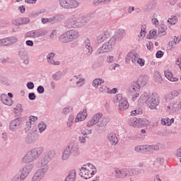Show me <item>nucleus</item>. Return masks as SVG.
Instances as JSON below:
<instances>
[{"label":"nucleus","instance_id":"obj_1","mask_svg":"<svg viewBox=\"0 0 181 181\" xmlns=\"http://www.w3.org/2000/svg\"><path fill=\"white\" fill-rule=\"evenodd\" d=\"M45 148L43 147H37L29 151L22 159L23 163H30L33 160H36L40 156Z\"/></svg>","mask_w":181,"mask_h":181},{"label":"nucleus","instance_id":"obj_2","mask_svg":"<svg viewBox=\"0 0 181 181\" xmlns=\"http://www.w3.org/2000/svg\"><path fill=\"white\" fill-rule=\"evenodd\" d=\"M54 155H56L54 150L48 151L45 154L41 160L37 163V168H40V170H43L44 172H47V170H49V165L47 163L53 159Z\"/></svg>","mask_w":181,"mask_h":181},{"label":"nucleus","instance_id":"obj_3","mask_svg":"<svg viewBox=\"0 0 181 181\" xmlns=\"http://www.w3.org/2000/svg\"><path fill=\"white\" fill-rule=\"evenodd\" d=\"M80 37V33L76 30H70L65 32L59 37V42L62 43H70L74 40H77Z\"/></svg>","mask_w":181,"mask_h":181},{"label":"nucleus","instance_id":"obj_4","mask_svg":"<svg viewBox=\"0 0 181 181\" xmlns=\"http://www.w3.org/2000/svg\"><path fill=\"white\" fill-rule=\"evenodd\" d=\"M59 3L63 9H76L80 5L77 0H59Z\"/></svg>","mask_w":181,"mask_h":181},{"label":"nucleus","instance_id":"obj_5","mask_svg":"<svg viewBox=\"0 0 181 181\" xmlns=\"http://www.w3.org/2000/svg\"><path fill=\"white\" fill-rule=\"evenodd\" d=\"M88 167L90 168V170L86 167H82L80 169L79 175L83 179H90V177H93V175H95V171L91 170L94 168V165H93V164L88 163Z\"/></svg>","mask_w":181,"mask_h":181},{"label":"nucleus","instance_id":"obj_6","mask_svg":"<svg viewBox=\"0 0 181 181\" xmlns=\"http://www.w3.org/2000/svg\"><path fill=\"white\" fill-rule=\"evenodd\" d=\"M114 38H111L108 42L104 43L95 52L96 56L103 54V53H107L112 50V45H115Z\"/></svg>","mask_w":181,"mask_h":181},{"label":"nucleus","instance_id":"obj_7","mask_svg":"<svg viewBox=\"0 0 181 181\" xmlns=\"http://www.w3.org/2000/svg\"><path fill=\"white\" fill-rule=\"evenodd\" d=\"M139 90H141V85L139 82L134 81L131 83L129 88V93L132 95V100L135 101L137 97H139Z\"/></svg>","mask_w":181,"mask_h":181},{"label":"nucleus","instance_id":"obj_8","mask_svg":"<svg viewBox=\"0 0 181 181\" xmlns=\"http://www.w3.org/2000/svg\"><path fill=\"white\" fill-rule=\"evenodd\" d=\"M146 104L151 110H155L159 105V96L158 94L153 93L147 97Z\"/></svg>","mask_w":181,"mask_h":181},{"label":"nucleus","instance_id":"obj_9","mask_svg":"<svg viewBox=\"0 0 181 181\" xmlns=\"http://www.w3.org/2000/svg\"><path fill=\"white\" fill-rule=\"evenodd\" d=\"M115 100L119 103V111H125L129 108V103L125 98H122V94H118L115 96Z\"/></svg>","mask_w":181,"mask_h":181},{"label":"nucleus","instance_id":"obj_10","mask_svg":"<svg viewBox=\"0 0 181 181\" xmlns=\"http://www.w3.org/2000/svg\"><path fill=\"white\" fill-rule=\"evenodd\" d=\"M47 35V30H33L26 33V37H32L33 39H37V37H42Z\"/></svg>","mask_w":181,"mask_h":181},{"label":"nucleus","instance_id":"obj_11","mask_svg":"<svg viewBox=\"0 0 181 181\" xmlns=\"http://www.w3.org/2000/svg\"><path fill=\"white\" fill-rule=\"evenodd\" d=\"M110 117H106L102 119L98 123H96L95 129L97 132L101 134L105 132V129L107 128V124L108 122H110Z\"/></svg>","mask_w":181,"mask_h":181},{"label":"nucleus","instance_id":"obj_12","mask_svg":"<svg viewBox=\"0 0 181 181\" xmlns=\"http://www.w3.org/2000/svg\"><path fill=\"white\" fill-rule=\"evenodd\" d=\"M34 167L35 164L28 163L25 165L21 170H20L22 180H25V179L29 176V173L32 172V169H33Z\"/></svg>","mask_w":181,"mask_h":181},{"label":"nucleus","instance_id":"obj_13","mask_svg":"<svg viewBox=\"0 0 181 181\" xmlns=\"http://www.w3.org/2000/svg\"><path fill=\"white\" fill-rule=\"evenodd\" d=\"M66 148H68L69 151L74 156H78V155H80V147L76 144V141H71Z\"/></svg>","mask_w":181,"mask_h":181},{"label":"nucleus","instance_id":"obj_14","mask_svg":"<svg viewBox=\"0 0 181 181\" xmlns=\"http://www.w3.org/2000/svg\"><path fill=\"white\" fill-rule=\"evenodd\" d=\"M74 18H78V16L75 15L69 18L68 21L64 23V28H66V29H71V28H79L78 21H74Z\"/></svg>","mask_w":181,"mask_h":181},{"label":"nucleus","instance_id":"obj_15","mask_svg":"<svg viewBox=\"0 0 181 181\" xmlns=\"http://www.w3.org/2000/svg\"><path fill=\"white\" fill-rule=\"evenodd\" d=\"M138 57H139V54H137V53L134 54L132 52H129L125 57L126 64H129V63H131V62L133 64H136Z\"/></svg>","mask_w":181,"mask_h":181},{"label":"nucleus","instance_id":"obj_16","mask_svg":"<svg viewBox=\"0 0 181 181\" xmlns=\"http://www.w3.org/2000/svg\"><path fill=\"white\" fill-rule=\"evenodd\" d=\"M103 118V113L98 112L96 113L93 117L87 122V127H93V125H95V124L99 123Z\"/></svg>","mask_w":181,"mask_h":181},{"label":"nucleus","instance_id":"obj_17","mask_svg":"<svg viewBox=\"0 0 181 181\" xmlns=\"http://www.w3.org/2000/svg\"><path fill=\"white\" fill-rule=\"evenodd\" d=\"M22 124V120L21 118H16L9 123V129L15 132L19 129L21 125Z\"/></svg>","mask_w":181,"mask_h":181},{"label":"nucleus","instance_id":"obj_18","mask_svg":"<svg viewBox=\"0 0 181 181\" xmlns=\"http://www.w3.org/2000/svg\"><path fill=\"white\" fill-rule=\"evenodd\" d=\"M178 95H180V90H173L170 93L166 94L164 97V100L169 103L171 100H175Z\"/></svg>","mask_w":181,"mask_h":181},{"label":"nucleus","instance_id":"obj_19","mask_svg":"<svg viewBox=\"0 0 181 181\" xmlns=\"http://www.w3.org/2000/svg\"><path fill=\"white\" fill-rule=\"evenodd\" d=\"M115 173L117 174V176L120 178L129 177V176H132V174H131V171H129V170L128 169L119 170V168H117L115 170Z\"/></svg>","mask_w":181,"mask_h":181},{"label":"nucleus","instance_id":"obj_20","mask_svg":"<svg viewBox=\"0 0 181 181\" xmlns=\"http://www.w3.org/2000/svg\"><path fill=\"white\" fill-rule=\"evenodd\" d=\"M37 139H39V136L36 133H30L25 138V142L28 145H32V144L37 142Z\"/></svg>","mask_w":181,"mask_h":181},{"label":"nucleus","instance_id":"obj_21","mask_svg":"<svg viewBox=\"0 0 181 181\" xmlns=\"http://www.w3.org/2000/svg\"><path fill=\"white\" fill-rule=\"evenodd\" d=\"M18 56L23 60L25 64H29V56L28 55V51L25 48H21L18 50Z\"/></svg>","mask_w":181,"mask_h":181},{"label":"nucleus","instance_id":"obj_22","mask_svg":"<svg viewBox=\"0 0 181 181\" xmlns=\"http://www.w3.org/2000/svg\"><path fill=\"white\" fill-rule=\"evenodd\" d=\"M125 35H126L125 30L119 28L116 30L115 35L114 37H112V39H114L115 42L116 40H122Z\"/></svg>","mask_w":181,"mask_h":181},{"label":"nucleus","instance_id":"obj_23","mask_svg":"<svg viewBox=\"0 0 181 181\" xmlns=\"http://www.w3.org/2000/svg\"><path fill=\"white\" fill-rule=\"evenodd\" d=\"M45 174L46 171L39 169L33 176L31 181H40L45 177Z\"/></svg>","mask_w":181,"mask_h":181},{"label":"nucleus","instance_id":"obj_24","mask_svg":"<svg viewBox=\"0 0 181 181\" xmlns=\"http://www.w3.org/2000/svg\"><path fill=\"white\" fill-rule=\"evenodd\" d=\"M0 100L3 104H5V105L11 106L12 104H13V100L11 99V98L8 97V95L3 93L0 96Z\"/></svg>","mask_w":181,"mask_h":181},{"label":"nucleus","instance_id":"obj_25","mask_svg":"<svg viewBox=\"0 0 181 181\" xmlns=\"http://www.w3.org/2000/svg\"><path fill=\"white\" fill-rule=\"evenodd\" d=\"M55 55H56V54L54 52L49 53L47 55V63L49 64H52L53 66H59V65H60V62L54 61V59H53V58L54 57Z\"/></svg>","mask_w":181,"mask_h":181},{"label":"nucleus","instance_id":"obj_26","mask_svg":"<svg viewBox=\"0 0 181 181\" xmlns=\"http://www.w3.org/2000/svg\"><path fill=\"white\" fill-rule=\"evenodd\" d=\"M109 37H110V33H102L96 37V39L95 40V43H97V45H100L103 43V42H104L105 40H107V39H108Z\"/></svg>","mask_w":181,"mask_h":181},{"label":"nucleus","instance_id":"obj_27","mask_svg":"<svg viewBox=\"0 0 181 181\" xmlns=\"http://www.w3.org/2000/svg\"><path fill=\"white\" fill-rule=\"evenodd\" d=\"M107 139H108L112 145H117V144H118V138L117 137V134L114 132L107 134Z\"/></svg>","mask_w":181,"mask_h":181},{"label":"nucleus","instance_id":"obj_28","mask_svg":"<svg viewBox=\"0 0 181 181\" xmlns=\"http://www.w3.org/2000/svg\"><path fill=\"white\" fill-rule=\"evenodd\" d=\"M85 49H86L87 56H91L93 54V47H91V42L90 39H86L84 41Z\"/></svg>","mask_w":181,"mask_h":181},{"label":"nucleus","instance_id":"obj_29","mask_svg":"<svg viewBox=\"0 0 181 181\" xmlns=\"http://www.w3.org/2000/svg\"><path fill=\"white\" fill-rule=\"evenodd\" d=\"M87 110L84 109L83 112H79L76 115V118L75 119V122H78L80 121H84L87 118Z\"/></svg>","mask_w":181,"mask_h":181},{"label":"nucleus","instance_id":"obj_30","mask_svg":"<svg viewBox=\"0 0 181 181\" xmlns=\"http://www.w3.org/2000/svg\"><path fill=\"white\" fill-rule=\"evenodd\" d=\"M164 76L170 81H173V82L179 81V78H177V77L173 76V74L169 70H167V71H164Z\"/></svg>","mask_w":181,"mask_h":181},{"label":"nucleus","instance_id":"obj_31","mask_svg":"<svg viewBox=\"0 0 181 181\" xmlns=\"http://www.w3.org/2000/svg\"><path fill=\"white\" fill-rule=\"evenodd\" d=\"M135 152L138 153H146L148 152L147 145H140L134 147Z\"/></svg>","mask_w":181,"mask_h":181},{"label":"nucleus","instance_id":"obj_32","mask_svg":"<svg viewBox=\"0 0 181 181\" xmlns=\"http://www.w3.org/2000/svg\"><path fill=\"white\" fill-rule=\"evenodd\" d=\"M136 83H139L141 87H145L148 83V76H141L139 77V80L136 81Z\"/></svg>","mask_w":181,"mask_h":181},{"label":"nucleus","instance_id":"obj_33","mask_svg":"<svg viewBox=\"0 0 181 181\" xmlns=\"http://www.w3.org/2000/svg\"><path fill=\"white\" fill-rule=\"evenodd\" d=\"M93 17L90 16H82L81 18V20L78 22V27L81 28V26H84L86 23H88L90 22V19H91Z\"/></svg>","mask_w":181,"mask_h":181},{"label":"nucleus","instance_id":"obj_34","mask_svg":"<svg viewBox=\"0 0 181 181\" xmlns=\"http://www.w3.org/2000/svg\"><path fill=\"white\" fill-rule=\"evenodd\" d=\"M176 105V102H171L170 106H168L169 110H173V111H176V110H181V100Z\"/></svg>","mask_w":181,"mask_h":181},{"label":"nucleus","instance_id":"obj_35","mask_svg":"<svg viewBox=\"0 0 181 181\" xmlns=\"http://www.w3.org/2000/svg\"><path fill=\"white\" fill-rule=\"evenodd\" d=\"M81 75L74 76V77L78 80L76 82V86L78 87H83L84 86V83H86V79L84 78H80Z\"/></svg>","mask_w":181,"mask_h":181},{"label":"nucleus","instance_id":"obj_36","mask_svg":"<svg viewBox=\"0 0 181 181\" xmlns=\"http://www.w3.org/2000/svg\"><path fill=\"white\" fill-rule=\"evenodd\" d=\"M76 179V170H71L68 176L66 177L65 181H74Z\"/></svg>","mask_w":181,"mask_h":181},{"label":"nucleus","instance_id":"obj_37","mask_svg":"<svg viewBox=\"0 0 181 181\" xmlns=\"http://www.w3.org/2000/svg\"><path fill=\"white\" fill-rule=\"evenodd\" d=\"M52 23H57L58 22H62V21H64V19H66V17H64L62 14H59L52 17Z\"/></svg>","mask_w":181,"mask_h":181},{"label":"nucleus","instance_id":"obj_38","mask_svg":"<svg viewBox=\"0 0 181 181\" xmlns=\"http://www.w3.org/2000/svg\"><path fill=\"white\" fill-rule=\"evenodd\" d=\"M70 155H72V154L70 152V150H69L68 148L66 147L62 154V160H67V159L70 158Z\"/></svg>","mask_w":181,"mask_h":181},{"label":"nucleus","instance_id":"obj_39","mask_svg":"<svg viewBox=\"0 0 181 181\" xmlns=\"http://www.w3.org/2000/svg\"><path fill=\"white\" fill-rule=\"evenodd\" d=\"M154 78L156 83H162L163 81V79L162 78V75H160V73L159 71H156L154 74Z\"/></svg>","mask_w":181,"mask_h":181},{"label":"nucleus","instance_id":"obj_40","mask_svg":"<svg viewBox=\"0 0 181 181\" xmlns=\"http://www.w3.org/2000/svg\"><path fill=\"white\" fill-rule=\"evenodd\" d=\"M7 42L8 43V46H12V45H15L18 42V38L16 37L12 36L7 37Z\"/></svg>","mask_w":181,"mask_h":181},{"label":"nucleus","instance_id":"obj_41","mask_svg":"<svg viewBox=\"0 0 181 181\" xmlns=\"http://www.w3.org/2000/svg\"><path fill=\"white\" fill-rule=\"evenodd\" d=\"M129 172L131 173L132 176H134V175H141V173H145V170L142 169H132L129 170Z\"/></svg>","mask_w":181,"mask_h":181},{"label":"nucleus","instance_id":"obj_42","mask_svg":"<svg viewBox=\"0 0 181 181\" xmlns=\"http://www.w3.org/2000/svg\"><path fill=\"white\" fill-rule=\"evenodd\" d=\"M129 124L130 127H138V118L133 117L129 120Z\"/></svg>","mask_w":181,"mask_h":181},{"label":"nucleus","instance_id":"obj_43","mask_svg":"<svg viewBox=\"0 0 181 181\" xmlns=\"http://www.w3.org/2000/svg\"><path fill=\"white\" fill-rule=\"evenodd\" d=\"M63 77V73L62 71H57L52 75L53 80H56L57 81L62 79Z\"/></svg>","mask_w":181,"mask_h":181},{"label":"nucleus","instance_id":"obj_44","mask_svg":"<svg viewBox=\"0 0 181 181\" xmlns=\"http://www.w3.org/2000/svg\"><path fill=\"white\" fill-rule=\"evenodd\" d=\"M137 127L148 125V120L146 119H137Z\"/></svg>","mask_w":181,"mask_h":181},{"label":"nucleus","instance_id":"obj_45","mask_svg":"<svg viewBox=\"0 0 181 181\" xmlns=\"http://www.w3.org/2000/svg\"><path fill=\"white\" fill-rule=\"evenodd\" d=\"M167 29L168 27L165 24H161L160 27L158 28V33H162L163 36H165V35H166Z\"/></svg>","mask_w":181,"mask_h":181},{"label":"nucleus","instance_id":"obj_46","mask_svg":"<svg viewBox=\"0 0 181 181\" xmlns=\"http://www.w3.org/2000/svg\"><path fill=\"white\" fill-rule=\"evenodd\" d=\"M102 83H104V81H103V79L97 78L93 80V87H95V88H98V86H100Z\"/></svg>","mask_w":181,"mask_h":181},{"label":"nucleus","instance_id":"obj_47","mask_svg":"<svg viewBox=\"0 0 181 181\" xmlns=\"http://www.w3.org/2000/svg\"><path fill=\"white\" fill-rule=\"evenodd\" d=\"M152 151H159V146L158 145H147V152Z\"/></svg>","mask_w":181,"mask_h":181},{"label":"nucleus","instance_id":"obj_48","mask_svg":"<svg viewBox=\"0 0 181 181\" xmlns=\"http://www.w3.org/2000/svg\"><path fill=\"white\" fill-rule=\"evenodd\" d=\"M153 37H158L156 30H150L149 34L147 35V39H153Z\"/></svg>","mask_w":181,"mask_h":181},{"label":"nucleus","instance_id":"obj_49","mask_svg":"<svg viewBox=\"0 0 181 181\" xmlns=\"http://www.w3.org/2000/svg\"><path fill=\"white\" fill-rule=\"evenodd\" d=\"M146 35V25H141L140 36L141 37H145Z\"/></svg>","mask_w":181,"mask_h":181},{"label":"nucleus","instance_id":"obj_50","mask_svg":"<svg viewBox=\"0 0 181 181\" xmlns=\"http://www.w3.org/2000/svg\"><path fill=\"white\" fill-rule=\"evenodd\" d=\"M168 23L171 25H176V23H177V17L173 16L172 18H168Z\"/></svg>","mask_w":181,"mask_h":181},{"label":"nucleus","instance_id":"obj_51","mask_svg":"<svg viewBox=\"0 0 181 181\" xmlns=\"http://www.w3.org/2000/svg\"><path fill=\"white\" fill-rule=\"evenodd\" d=\"M46 124H45V122H41L38 125H37V128L40 131V132H43V131H45V129H46Z\"/></svg>","mask_w":181,"mask_h":181},{"label":"nucleus","instance_id":"obj_52","mask_svg":"<svg viewBox=\"0 0 181 181\" xmlns=\"http://www.w3.org/2000/svg\"><path fill=\"white\" fill-rule=\"evenodd\" d=\"M139 64L140 67H144L145 66V59L140 58L139 57L137 58V61L136 62V64Z\"/></svg>","mask_w":181,"mask_h":181},{"label":"nucleus","instance_id":"obj_53","mask_svg":"<svg viewBox=\"0 0 181 181\" xmlns=\"http://www.w3.org/2000/svg\"><path fill=\"white\" fill-rule=\"evenodd\" d=\"M71 111H73V107H65L62 110V114H64V115H66V114H69V112H71Z\"/></svg>","mask_w":181,"mask_h":181},{"label":"nucleus","instance_id":"obj_54","mask_svg":"<svg viewBox=\"0 0 181 181\" xmlns=\"http://www.w3.org/2000/svg\"><path fill=\"white\" fill-rule=\"evenodd\" d=\"M12 23L13 25H15V26H20L21 25H22L21 18L13 20Z\"/></svg>","mask_w":181,"mask_h":181},{"label":"nucleus","instance_id":"obj_55","mask_svg":"<svg viewBox=\"0 0 181 181\" xmlns=\"http://www.w3.org/2000/svg\"><path fill=\"white\" fill-rule=\"evenodd\" d=\"M73 121H74V116L70 115L67 122V126L69 127V128L73 125Z\"/></svg>","mask_w":181,"mask_h":181},{"label":"nucleus","instance_id":"obj_56","mask_svg":"<svg viewBox=\"0 0 181 181\" xmlns=\"http://www.w3.org/2000/svg\"><path fill=\"white\" fill-rule=\"evenodd\" d=\"M1 46H9L7 37L0 40V47Z\"/></svg>","mask_w":181,"mask_h":181},{"label":"nucleus","instance_id":"obj_57","mask_svg":"<svg viewBox=\"0 0 181 181\" xmlns=\"http://www.w3.org/2000/svg\"><path fill=\"white\" fill-rule=\"evenodd\" d=\"M99 90L100 93H110V88H107L105 86H102L100 88Z\"/></svg>","mask_w":181,"mask_h":181},{"label":"nucleus","instance_id":"obj_58","mask_svg":"<svg viewBox=\"0 0 181 181\" xmlns=\"http://www.w3.org/2000/svg\"><path fill=\"white\" fill-rule=\"evenodd\" d=\"M140 114H142L141 109L134 110L131 112V115H140Z\"/></svg>","mask_w":181,"mask_h":181},{"label":"nucleus","instance_id":"obj_59","mask_svg":"<svg viewBox=\"0 0 181 181\" xmlns=\"http://www.w3.org/2000/svg\"><path fill=\"white\" fill-rule=\"evenodd\" d=\"M32 128V122H26L25 127V132H28Z\"/></svg>","mask_w":181,"mask_h":181},{"label":"nucleus","instance_id":"obj_60","mask_svg":"<svg viewBox=\"0 0 181 181\" xmlns=\"http://www.w3.org/2000/svg\"><path fill=\"white\" fill-rule=\"evenodd\" d=\"M37 91L38 94H43V93H45V87H43L42 86H39L37 88Z\"/></svg>","mask_w":181,"mask_h":181},{"label":"nucleus","instance_id":"obj_61","mask_svg":"<svg viewBox=\"0 0 181 181\" xmlns=\"http://www.w3.org/2000/svg\"><path fill=\"white\" fill-rule=\"evenodd\" d=\"M168 122H170L169 117H165V118L161 119L162 125H167V127H168Z\"/></svg>","mask_w":181,"mask_h":181},{"label":"nucleus","instance_id":"obj_62","mask_svg":"<svg viewBox=\"0 0 181 181\" xmlns=\"http://www.w3.org/2000/svg\"><path fill=\"white\" fill-rule=\"evenodd\" d=\"M28 98L31 101H33V100H36V95L35 94V93H30L28 94Z\"/></svg>","mask_w":181,"mask_h":181},{"label":"nucleus","instance_id":"obj_63","mask_svg":"<svg viewBox=\"0 0 181 181\" xmlns=\"http://www.w3.org/2000/svg\"><path fill=\"white\" fill-rule=\"evenodd\" d=\"M29 22H30V19H29V18H21L22 25H26V23H29Z\"/></svg>","mask_w":181,"mask_h":181},{"label":"nucleus","instance_id":"obj_64","mask_svg":"<svg viewBox=\"0 0 181 181\" xmlns=\"http://www.w3.org/2000/svg\"><path fill=\"white\" fill-rule=\"evenodd\" d=\"M22 175H15L12 181H23L25 180H22Z\"/></svg>","mask_w":181,"mask_h":181}]
</instances>
